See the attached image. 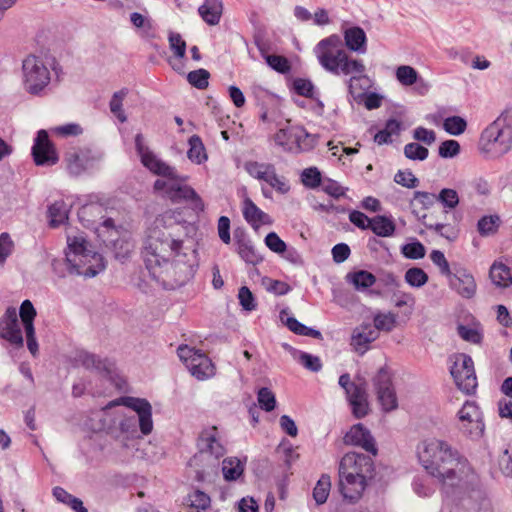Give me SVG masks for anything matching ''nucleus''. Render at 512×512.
I'll return each instance as SVG.
<instances>
[{"mask_svg":"<svg viewBox=\"0 0 512 512\" xmlns=\"http://www.w3.org/2000/svg\"><path fill=\"white\" fill-rule=\"evenodd\" d=\"M191 374L198 380H204L214 375V365L211 360L205 355L200 354L192 359L188 367Z\"/></svg>","mask_w":512,"mask_h":512,"instance_id":"obj_29","label":"nucleus"},{"mask_svg":"<svg viewBox=\"0 0 512 512\" xmlns=\"http://www.w3.org/2000/svg\"><path fill=\"white\" fill-rule=\"evenodd\" d=\"M245 169L250 176L266 182V179L270 178L275 170V166L270 163L250 161L245 164Z\"/></svg>","mask_w":512,"mask_h":512,"instance_id":"obj_32","label":"nucleus"},{"mask_svg":"<svg viewBox=\"0 0 512 512\" xmlns=\"http://www.w3.org/2000/svg\"><path fill=\"white\" fill-rule=\"evenodd\" d=\"M396 79L404 86H411L417 82L418 72L409 65H401L396 69Z\"/></svg>","mask_w":512,"mask_h":512,"instance_id":"obj_42","label":"nucleus"},{"mask_svg":"<svg viewBox=\"0 0 512 512\" xmlns=\"http://www.w3.org/2000/svg\"><path fill=\"white\" fill-rule=\"evenodd\" d=\"M459 430L472 440H478L484 435L485 424L479 407L466 401L458 412Z\"/></svg>","mask_w":512,"mask_h":512,"instance_id":"obj_12","label":"nucleus"},{"mask_svg":"<svg viewBox=\"0 0 512 512\" xmlns=\"http://www.w3.org/2000/svg\"><path fill=\"white\" fill-rule=\"evenodd\" d=\"M346 47L353 52L364 53L366 51V34L360 27H351L344 31Z\"/></svg>","mask_w":512,"mask_h":512,"instance_id":"obj_28","label":"nucleus"},{"mask_svg":"<svg viewBox=\"0 0 512 512\" xmlns=\"http://www.w3.org/2000/svg\"><path fill=\"white\" fill-rule=\"evenodd\" d=\"M449 283L461 297L470 299L472 298L477 289V285L472 274L466 271H459L457 274L449 276Z\"/></svg>","mask_w":512,"mask_h":512,"instance_id":"obj_22","label":"nucleus"},{"mask_svg":"<svg viewBox=\"0 0 512 512\" xmlns=\"http://www.w3.org/2000/svg\"><path fill=\"white\" fill-rule=\"evenodd\" d=\"M238 254L240 257L249 264H257L262 260L261 255L255 248L248 242H240L238 245Z\"/></svg>","mask_w":512,"mask_h":512,"instance_id":"obj_44","label":"nucleus"},{"mask_svg":"<svg viewBox=\"0 0 512 512\" xmlns=\"http://www.w3.org/2000/svg\"><path fill=\"white\" fill-rule=\"evenodd\" d=\"M242 212L244 219L255 229L260 225L272 224L271 217L257 207V205L248 197L243 200Z\"/></svg>","mask_w":512,"mask_h":512,"instance_id":"obj_24","label":"nucleus"},{"mask_svg":"<svg viewBox=\"0 0 512 512\" xmlns=\"http://www.w3.org/2000/svg\"><path fill=\"white\" fill-rule=\"evenodd\" d=\"M339 474L371 480L374 475L373 460L364 454L347 453L340 461Z\"/></svg>","mask_w":512,"mask_h":512,"instance_id":"obj_14","label":"nucleus"},{"mask_svg":"<svg viewBox=\"0 0 512 512\" xmlns=\"http://www.w3.org/2000/svg\"><path fill=\"white\" fill-rule=\"evenodd\" d=\"M66 264L70 274L94 277L105 269L101 254L88 248L89 244L82 236H68Z\"/></svg>","mask_w":512,"mask_h":512,"instance_id":"obj_7","label":"nucleus"},{"mask_svg":"<svg viewBox=\"0 0 512 512\" xmlns=\"http://www.w3.org/2000/svg\"><path fill=\"white\" fill-rule=\"evenodd\" d=\"M0 337L12 345L23 346V336L16 308H7L0 318Z\"/></svg>","mask_w":512,"mask_h":512,"instance_id":"obj_18","label":"nucleus"},{"mask_svg":"<svg viewBox=\"0 0 512 512\" xmlns=\"http://www.w3.org/2000/svg\"><path fill=\"white\" fill-rule=\"evenodd\" d=\"M299 362L308 370L318 372L321 367V361L319 357L313 356L306 352H301L299 355Z\"/></svg>","mask_w":512,"mask_h":512,"instance_id":"obj_60","label":"nucleus"},{"mask_svg":"<svg viewBox=\"0 0 512 512\" xmlns=\"http://www.w3.org/2000/svg\"><path fill=\"white\" fill-rule=\"evenodd\" d=\"M369 229L379 237H391L395 233L396 225L391 218L377 215L371 218Z\"/></svg>","mask_w":512,"mask_h":512,"instance_id":"obj_30","label":"nucleus"},{"mask_svg":"<svg viewBox=\"0 0 512 512\" xmlns=\"http://www.w3.org/2000/svg\"><path fill=\"white\" fill-rule=\"evenodd\" d=\"M378 338V332L370 325L364 324L354 329L351 337V345L355 350L363 354L369 343Z\"/></svg>","mask_w":512,"mask_h":512,"instance_id":"obj_25","label":"nucleus"},{"mask_svg":"<svg viewBox=\"0 0 512 512\" xmlns=\"http://www.w3.org/2000/svg\"><path fill=\"white\" fill-rule=\"evenodd\" d=\"M67 169L71 175H80L96 160L91 149H73L65 157Z\"/></svg>","mask_w":512,"mask_h":512,"instance_id":"obj_20","label":"nucleus"},{"mask_svg":"<svg viewBox=\"0 0 512 512\" xmlns=\"http://www.w3.org/2000/svg\"><path fill=\"white\" fill-rule=\"evenodd\" d=\"M189 150L187 156L189 160L196 164H201L207 160V154L202 140L199 136L193 135L189 138Z\"/></svg>","mask_w":512,"mask_h":512,"instance_id":"obj_33","label":"nucleus"},{"mask_svg":"<svg viewBox=\"0 0 512 512\" xmlns=\"http://www.w3.org/2000/svg\"><path fill=\"white\" fill-rule=\"evenodd\" d=\"M489 278L497 288H509L512 286V267L503 261H494L489 269Z\"/></svg>","mask_w":512,"mask_h":512,"instance_id":"obj_26","label":"nucleus"},{"mask_svg":"<svg viewBox=\"0 0 512 512\" xmlns=\"http://www.w3.org/2000/svg\"><path fill=\"white\" fill-rule=\"evenodd\" d=\"M419 462L426 472L437 479L445 493H464L476 490L477 475L468 461L449 443L437 438H429L417 447Z\"/></svg>","mask_w":512,"mask_h":512,"instance_id":"obj_2","label":"nucleus"},{"mask_svg":"<svg viewBox=\"0 0 512 512\" xmlns=\"http://www.w3.org/2000/svg\"><path fill=\"white\" fill-rule=\"evenodd\" d=\"M396 314L392 312L377 313L374 316V329L378 331L390 332L396 326Z\"/></svg>","mask_w":512,"mask_h":512,"instance_id":"obj_40","label":"nucleus"},{"mask_svg":"<svg viewBox=\"0 0 512 512\" xmlns=\"http://www.w3.org/2000/svg\"><path fill=\"white\" fill-rule=\"evenodd\" d=\"M431 261L439 267L440 272L445 276L451 275V270L447 259L443 252L439 250H433L430 254Z\"/></svg>","mask_w":512,"mask_h":512,"instance_id":"obj_59","label":"nucleus"},{"mask_svg":"<svg viewBox=\"0 0 512 512\" xmlns=\"http://www.w3.org/2000/svg\"><path fill=\"white\" fill-rule=\"evenodd\" d=\"M128 95V89L123 88L119 91L114 92L112 98L109 103L110 111L117 117V119L124 123L127 121V116L125 115L122 105L123 101Z\"/></svg>","mask_w":512,"mask_h":512,"instance_id":"obj_37","label":"nucleus"},{"mask_svg":"<svg viewBox=\"0 0 512 512\" xmlns=\"http://www.w3.org/2000/svg\"><path fill=\"white\" fill-rule=\"evenodd\" d=\"M369 480L339 474V491L345 500L350 503L359 501L367 488Z\"/></svg>","mask_w":512,"mask_h":512,"instance_id":"obj_19","label":"nucleus"},{"mask_svg":"<svg viewBox=\"0 0 512 512\" xmlns=\"http://www.w3.org/2000/svg\"><path fill=\"white\" fill-rule=\"evenodd\" d=\"M467 127L465 119L460 116H451L444 120L443 128L451 135L462 134Z\"/></svg>","mask_w":512,"mask_h":512,"instance_id":"obj_46","label":"nucleus"},{"mask_svg":"<svg viewBox=\"0 0 512 512\" xmlns=\"http://www.w3.org/2000/svg\"><path fill=\"white\" fill-rule=\"evenodd\" d=\"M265 244L275 253H283L286 250V244L275 232H270L265 237Z\"/></svg>","mask_w":512,"mask_h":512,"instance_id":"obj_62","label":"nucleus"},{"mask_svg":"<svg viewBox=\"0 0 512 512\" xmlns=\"http://www.w3.org/2000/svg\"><path fill=\"white\" fill-rule=\"evenodd\" d=\"M451 375L457 387L466 394L473 393L477 387V377L472 358L466 354L455 356Z\"/></svg>","mask_w":512,"mask_h":512,"instance_id":"obj_13","label":"nucleus"},{"mask_svg":"<svg viewBox=\"0 0 512 512\" xmlns=\"http://www.w3.org/2000/svg\"><path fill=\"white\" fill-rule=\"evenodd\" d=\"M14 243L10 235L6 232L0 235V264H3L7 257L12 253Z\"/></svg>","mask_w":512,"mask_h":512,"instance_id":"obj_61","label":"nucleus"},{"mask_svg":"<svg viewBox=\"0 0 512 512\" xmlns=\"http://www.w3.org/2000/svg\"><path fill=\"white\" fill-rule=\"evenodd\" d=\"M344 442L348 445L359 446L365 451L376 455L377 448L370 431L362 424H356L345 434Z\"/></svg>","mask_w":512,"mask_h":512,"instance_id":"obj_21","label":"nucleus"},{"mask_svg":"<svg viewBox=\"0 0 512 512\" xmlns=\"http://www.w3.org/2000/svg\"><path fill=\"white\" fill-rule=\"evenodd\" d=\"M37 315L36 309L34 308L30 300H24L20 306L19 316L24 326V330L34 329V319Z\"/></svg>","mask_w":512,"mask_h":512,"instance_id":"obj_39","label":"nucleus"},{"mask_svg":"<svg viewBox=\"0 0 512 512\" xmlns=\"http://www.w3.org/2000/svg\"><path fill=\"white\" fill-rule=\"evenodd\" d=\"M98 232L106 246L113 250L116 259L124 260L129 257L134 244L128 231L116 228L114 220L107 218L102 222Z\"/></svg>","mask_w":512,"mask_h":512,"instance_id":"obj_9","label":"nucleus"},{"mask_svg":"<svg viewBox=\"0 0 512 512\" xmlns=\"http://www.w3.org/2000/svg\"><path fill=\"white\" fill-rule=\"evenodd\" d=\"M135 147L143 166L161 177L154 182L155 192L173 203L189 201L194 211H204L205 205L201 197L186 184L188 177L178 174L174 167L159 159L145 144L141 133L135 136Z\"/></svg>","mask_w":512,"mask_h":512,"instance_id":"obj_3","label":"nucleus"},{"mask_svg":"<svg viewBox=\"0 0 512 512\" xmlns=\"http://www.w3.org/2000/svg\"><path fill=\"white\" fill-rule=\"evenodd\" d=\"M23 84L30 94H38L50 82V72L44 61L35 55H28L22 62Z\"/></svg>","mask_w":512,"mask_h":512,"instance_id":"obj_10","label":"nucleus"},{"mask_svg":"<svg viewBox=\"0 0 512 512\" xmlns=\"http://www.w3.org/2000/svg\"><path fill=\"white\" fill-rule=\"evenodd\" d=\"M48 214L50 217V224L57 227L68 218V211L66 204L63 201H56L49 206Z\"/></svg>","mask_w":512,"mask_h":512,"instance_id":"obj_38","label":"nucleus"},{"mask_svg":"<svg viewBox=\"0 0 512 512\" xmlns=\"http://www.w3.org/2000/svg\"><path fill=\"white\" fill-rule=\"evenodd\" d=\"M457 331H458L459 336L467 342H471L473 344H479L482 340V335L480 334V332L478 330H476L474 328H470V327H467L464 325H459L457 327Z\"/></svg>","mask_w":512,"mask_h":512,"instance_id":"obj_57","label":"nucleus"},{"mask_svg":"<svg viewBox=\"0 0 512 512\" xmlns=\"http://www.w3.org/2000/svg\"><path fill=\"white\" fill-rule=\"evenodd\" d=\"M197 447L198 452L190 459L189 466L194 469L198 481L213 482L218 475L219 459L226 452L215 426L201 432Z\"/></svg>","mask_w":512,"mask_h":512,"instance_id":"obj_5","label":"nucleus"},{"mask_svg":"<svg viewBox=\"0 0 512 512\" xmlns=\"http://www.w3.org/2000/svg\"><path fill=\"white\" fill-rule=\"evenodd\" d=\"M275 143L288 152L307 151L313 148L314 138L301 126L280 129L274 135Z\"/></svg>","mask_w":512,"mask_h":512,"instance_id":"obj_11","label":"nucleus"},{"mask_svg":"<svg viewBox=\"0 0 512 512\" xmlns=\"http://www.w3.org/2000/svg\"><path fill=\"white\" fill-rule=\"evenodd\" d=\"M339 385L345 390L349 403L352 406L353 415L362 418L367 415L369 407L365 387L350 381L349 374H342Z\"/></svg>","mask_w":512,"mask_h":512,"instance_id":"obj_16","label":"nucleus"},{"mask_svg":"<svg viewBox=\"0 0 512 512\" xmlns=\"http://www.w3.org/2000/svg\"><path fill=\"white\" fill-rule=\"evenodd\" d=\"M209 72L205 69L191 71L187 79L191 85L198 89H205L208 86Z\"/></svg>","mask_w":512,"mask_h":512,"instance_id":"obj_50","label":"nucleus"},{"mask_svg":"<svg viewBox=\"0 0 512 512\" xmlns=\"http://www.w3.org/2000/svg\"><path fill=\"white\" fill-rule=\"evenodd\" d=\"M500 474L505 478H512V456L508 448H503L494 465V474Z\"/></svg>","mask_w":512,"mask_h":512,"instance_id":"obj_35","label":"nucleus"},{"mask_svg":"<svg viewBox=\"0 0 512 512\" xmlns=\"http://www.w3.org/2000/svg\"><path fill=\"white\" fill-rule=\"evenodd\" d=\"M73 359L76 366H82L87 370L98 373L110 372L111 369V364L107 359H101L84 350L77 351Z\"/></svg>","mask_w":512,"mask_h":512,"instance_id":"obj_23","label":"nucleus"},{"mask_svg":"<svg viewBox=\"0 0 512 512\" xmlns=\"http://www.w3.org/2000/svg\"><path fill=\"white\" fill-rule=\"evenodd\" d=\"M436 201V194L424 191L414 192L413 202L419 204L424 209L430 208Z\"/></svg>","mask_w":512,"mask_h":512,"instance_id":"obj_63","label":"nucleus"},{"mask_svg":"<svg viewBox=\"0 0 512 512\" xmlns=\"http://www.w3.org/2000/svg\"><path fill=\"white\" fill-rule=\"evenodd\" d=\"M394 181L406 188H415L419 184V180L411 171L399 170L394 176Z\"/></svg>","mask_w":512,"mask_h":512,"instance_id":"obj_53","label":"nucleus"},{"mask_svg":"<svg viewBox=\"0 0 512 512\" xmlns=\"http://www.w3.org/2000/svg\"><path fill=\"white\" fill-rule=\"evenodd\" d=\"M238 299L244 310L253 311L256 308L253 294L248 287L243 286L239 289Z\"/></svg>","mask_w":512,"mask_h":512,"instance_id":"obj_56","label":"nucleus"},{"mask_svg":"<svg viewBox=\"0 0 512 512\" xmlns=\"http://www.w3.org/2000/svg\"><path fill=\"white\" fill-rule=\"evenodd\" d=\"M266 62L271 68H273L274 70H276L280 73H286L290 70L289 62L283 56L267 55Z\"/></svg>","mask_w":512,"mask_h":512,"instance_id":"obj_58","label":"nucleus"},{"mask_svg":"<svg viewBox=\"0 0 512 512\" xmlns=\"http://www.w3.org/2000/svg\"><path fill=\"white\" fill-rule=\"evenodd\" d=\"M373 385L382 409L385 412L395 410L398 407V401L392 384L391 374L386 367L378 370L373 378Z\"/></svg>","mask_w":512,"mask_h":512,"instance_id":"obj_15","label":"nucleus"},{"mask_svg":"<svg viewBox=\"0 0 512 512\" xmlns=\"http://www.w3.org/2000/svg\"><path fill=\"white\" fill-rule=\"evenodd\" d=\"M346 279L355 287L356 290L359 291L366 290L376 283V277L365 270L349 273L347 274Z\"/></svg>","mask_w":512,"mask_h":512,"instance_id":"obj_31","label":"nucleus"},{"mask_svg":"<svg viewBox=\"0 0 512 512\" xmlns=\"http://www.w3.org/2000/svg\"><path fill=\"white\" fill-rule=\"evenodd\" d=\"M480 149L499 158L512 149V108L504 109L481 133Z\"/></svg>","mask_w":512,"mask_h":512,"instance_id":"obj_8","label":"nucleus"},{"mask_svg":"<svg viewBox=\"0 0 512 512\" xmlns=\"http://www.w3.org/2000/svg\"><path fill=\"white\" fill-rule=\"evenodd\" d=\"M301 178L302 183L309 188H316L321 183V173L316 167L304 169Z\"/></svg>","mask_w":512,"mask_h":512,"instance_id":"obj_51","label":"nucleus"},{"mask_svg":"<svg viewBox=\"0 0 512 512\" xmlns=\"http://www.w3.org/2000/svg\"><path fill=\"white\" fill-rule=\"evenodd\" d=\"M168 40L170 48L174 51L175 55L179 58H183L186 53V42L182 39L181 35L170 32Z\"/></svg>","mask_w":512,"mask_h":512,"instance_id":"obj_54","label":"nucleus"},{"mask_svg":"<svg viewBox=\"0 0 512 512\" xmlns=\"http://www.w3.org/2000/svg\"><path fill=\"white\" fill-rule=\"evenodd\" d=\"M183 230L184 226L179 223L167 226L159 219L149 229L142 254L147 269L154 277L161 276L162 272H158V269L163 264L168 265L171 259L174 260L175 267L182 266L181 282L193 275L194 268L198 265L197 250L192 239L182 237Z\"/></svg>","mask_w":512,"mask_h":512,"instance_id":"obj_1","label":"nucleus"},{"mask_svg":"<svg viewBox=\"0 0 512 512\" xmlns=\"http://www.w3.org/2000/svg\"><path fill=\"white\" fill-rule=\"evenodd\" d=\"M413 138L429 146L435 142L436 134L433 130L417 127L413 132Z\"/></svg>","mask_w":512,"mask_h":512,"instance_id":"obj_64","label":"nucleus"},{"mask_svg":"<svg viewBox=\"0 0 512 512\" xmlns=\"http://www.w3.org/2000/svg\"><path fill=\"white\" fill-rule=\"evenodd\" d=\"M32 156L37 166L49 167L58 162L59 156L53 143L49 140L47 131H38L32 147Z\"/></svg>","mask_w":512,"mask_h":512,"instance_id":"obj_17","label":"nucleus"},{"mask_svg":"<svg viewBox=\"0 0 512 512\" xmlns=\"http://www.w3.org/2000/svg\"><path fill=\"white\" fill-rule=\"evenodd\" d=\"M460 152V144L456 140H446L439 146L438 153L442 158H453Z\"/></svg>","mask_w":512,"mask_h":512,"instance_id":"obj_55","label":"nucleus"},{"mask_svg":"<svg viewBox=\"0 0 512 512\" xmlns=\"http://www.w3.org/2000/svg\"><path fill=\"white\" fill-rule=\"evenodd\" d=\"M436 199L440 202L445 208L454 209L459 204V196L456 190L450 188L442 189L438 195H436Z\"/></svg>","mask_w":512,"mask_h":512,"instance_id":"obj_47","label":"nucleus"},{"mask_svg":"<svg viewBox=\"0 0 512 512\" xmlns=\"http://www.w3.org/2000/svg\"><path fill=\"white\" fill-rule=\"evenodd\" d=\"M198 12L208 25H217L222 16L223 3L221 0H205L198 8Z\"/></svg>","mask_w":512,"mask_h":512,"instance_id":"obj_27","label":"nucleus"},{"mask_svg":"<svg viewBox=\"0 0 512 512\" xmlns=\"http://www.w3.org/2000/svg\"><path fill=\"white\" fill-rule=\"evenodd\" d=\"M244 471V466L237 458H226L222 462V473L227 481L238 479Z\"/></svg>","mask_w":512,"mask_h":512,"instance_id":"obj_34","label":"nucleus"},{"mask_svg":"<svg viewBox=\"0 0 512 512\" xmlns=\"http://www.w3.org/2000/svg\"><path fill=\"white\" fill-rule=\"evenodd\" d=\"M401 253L403 254L404 257L408 259L417 260L424 258L426 254V249L421 242L415 240L413 242L403 245L401 247Z\"/></svg>","mask_w":512,"mask_h":512,"instance_id":"obj_45","label":"nucleus"},{"mask_svg":"<svg viewBox=\"0 0 512 512\" xmlns=\"http://www.w3.org/2000/svg\"><path fill=\"white\" fill-rule=\"evenodd\" d=\"M331 489V478L327 474L321 475L313 489V499L317 505H322L327 501Z\"/></svg>","mask_w":512,"mask_h":512,"instance_id":"obj_36","label":"nucleus"},{"mask_svg":"<svg viewBox=\"0 0 512 512\" xmlns=\"http://www.w3.org/2000/svg\"><path fill=\"white\" fill-rule=\"evenodd\" d=\"M499 223L500 218L497 215L484 216L478 221V231L482 236L491 235L497 231Z\"/></svg>","mask_w":512,"mask_h":512,"instance_id":"obj_43","label":"nucleus"},{"mask_svg":"<svg viewBox=\"0 0 512 512\" xmlns=\"http://www.w3.org/2000/svg\"><path fill=\"white\" fill-rule=\"evenodd\" d=\"M404 155L410 160L423 161L428 157L429 151L426 147L412 142L404 146Z\"/></svg>","mask_w":512,"mask_h":512,"instance_id":"obj_48","label":"nucleus"},{"mask_svg":"<svg viewBox=\"0 0 512 512\" xmlns=\"http://www.w3.org/2000/svg\"><path fill=\"white\" fill-rule=\"evenodd\" d=\"M119 404L130 408L136 413V415H123V419L119 424L121 434L123 435L122 437L119 436L120 442L123 447H128V441L133 439L137 434V423L144 435H148L152 432V406L146 399L122 397L118 400L111 401L107 407H113Z\"/></svg>","mask_w":512,"mask_h":512,"instance_id":"obj_6","label":"nucleus"},{"mask_svg":"<svg viewBox=\"0 0 512 512\" xmlns=\"http://www.w3.org/2000/svg\"><path fill=\"white\" fill-rule=\"evenodd\" d=\"M320 65L334 75H345L350 78L346 81L349 93L357 99L361 93L357 92L358 82L365 78V65L361 60L350 58L342 48L338 35H331L322 39L314 48Z\"/></svg>","mask_w":512,"mask_h":512,"instance_id":"obj_4","label":"nucleus"},{"mask_svg":"<svg viewBox=\"0 0 512 512\" xmlns=\"http://www.w3.org/2000/svg\"><path fill=\"white\" fill-rule=\"evenodd\" d=\"M257 400L260 407L267 412L272 411L276 406L274 393L266 387L259 389L257 393Z\"/></svg>","mask_w":512,"mask_h":512,"instance_id":"obj_49","label":"nucleus"},{"mask_svg":"<svg viewBox=\"0 0 512 512\" xmlns=\"http://www.w3.org/2000/svg\"><path fill=\"white\" fill-rule=\"evenodd\" d=\"M405 281L412 287L420 288L428 282L427 273L418 267H413L405 272Z\"/></svg>","mask_w":512,"mask_h":512,"instance_id":"obj_41","label":"nucleus"},{"mask_svg":"<svg viewBox=\"0 0 512 512\" xmlns=\"http://www.w3.org/2000/svg\"><path fill=\"white\" fill-rule=\"evenodd\" d=\"M394 297H395L394 305L397 308H401L403 306L407 307V311L405 312V315L407 317H410L414 310V306H415L414 296L410 293L401 292L399 294H395Z\"/></svg>","mask_w":512,"mask_h":512,"instance_id":"obj_52","label":"nucleus"}]
</instances>
